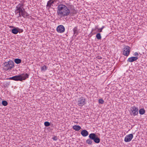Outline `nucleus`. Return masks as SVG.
I'll use <instances>...</instances> for the list:
<instances>
[{
    "label": "nucleus",
    "instance_id": "obj_9",
    "mask_svg": "<svg viewBox=\"0 0 147 147\" xmlns=\"http://www.w3.org/2000/svg\"><path fill=\"white\" fill-rule=\"evenodd\" d=\"M85 101V99L84 97H80L78 99V105L80 106L84 105L86 104Z\"/></svg>",
    "mask_w": 147,
    "mask_h": 147
},
{
    "label": "nucleus",
    "instance_id": "obj_31",
    "mask_svg": "<svg viewBox=\"0 0 147 147\" xmlns=\"http://www.w3.org/2000/svg\"><path fill=\"white\" fill-rule=\"evenodd\" d=\"M23 31V30H21L20 29V30H19V32H18L19 33H21Z\"/></svg>",
    "mask_w": 147,
    "mask_h": 147
},
{
    "label": "nucleus",
    "instance_id": "obj_6",
    "mask_svg": "<svg viewBox=\"0 0 147 147\" xmlns=\"http://www.w3.org/2000/svg\"><path fill=\"white\" fill-rule=\"evenodd\" d=\"M89 137L92 139L96 143H99L100 142V138L94 133L90 134L89 135Z\"/></svg>",
    "mask_w": 147,
    "mask_h": 147
},
{
    "label": "nucleus",
    "instance_id": "obj_3",
    "mask_svg": "<svg viewBox=\"0 0 147 147\" xmlns=\"http://www.w3.org/2000/svg\"><path fill=\"white\" fill-rule=\"evenodd\" d=\"M29 76V75L28 74H24L23 73L19 75H16L11 77H10L7 78V79L22 81L23 80H25L27 78H28Z\"/></svg>",
    "mask_w": 147,
    "mask_h": 147
},
{
    "label": "nucleus",
    "instance_id": "obj_27",
    "mask_svg": "<svg viewBox=\"0 0 147 147\" xmlns=\"http://www.w3.org/2000/svg\"><path fill=\"white\" fill-rule=\"evenodd\" d=\"M99 103L101 104H103L104 102V101L102 99H99L98 100Z\"/></svg>",
    "mask_w": 147,
    "mask_h": 147
},
{
    "label": "nucleus",
    "instance_id": "obj_11",
    "mask_svg": "<svg viewBox=\"0 0 147 147\" xmlns=\"http://www.w3.org/2000/svg\"><path fill=\"white\" fill-rule=\"evenodd\" d=\"M57 30L58 32L63 33L65 31V28L63 25H60L57 27Z\"/></svg>",
    "mask_w": 147,
    "mask_h": 147
},
{
    "label": "nucleus",
    "instance_id": "obj_15",
    "mask_svg": "<svg viewBox=\"0 0 147 147\" xmlns=\"http://www.w3.org/2000/svg\"><path fill=\"white\" fill-rule=\"evenodd\" d=\"M81 134L84 137H86L88 136L89 134L88 131L85 129L82 130L81 131Z\"/></svg>",
    "mask_w": 147,
    "mask_h": 147
},
{
    "label": "nucleus",
    "instance_id": "obj_8",
    "mask_svg": "<svg viewBox=\"0 0 147 147\" xmlns=\"http://www.w3.org/2000/svg\"><path fill=\"white\" fill-rule=\"evenodd\" d=\"M130 47L128 46H126L124 48L123 51V55L126 56H127L129 54L130 52Z\"/></svg>",
    "mask_w": 147,
    "mask_h": 147
},
{
    "label": "nucleus",
    "instance_id": "obj_23",
    "mask_svg": "<svg viewBox=\"0 0 147 147\" xmlns=\"http://www.w3.org/2000/svg\"><path fill=\"white\" fill-rule=\"evenodd\" d=\"M96 37L98 40H100L101 38V36L100 34V33H97L96 34Z\"/></svg>",
    "mask_w": 147,
    "mask_h": 147
},
{
    "label": "nucleus",
    "instance_id": "obj_13",
    "mask_svg": "<svg viewBox=\"0 0 147 147\" xmlns=\"http://www.w3.org/2000/svg\"><path fill=\"white\" fill-rule=\"evenodd\" d=\"M20 29L18 27H14L11 30V32L14 34H16L19 32Z\"/></svg>",
    "mask_w": 147,
    "mask_h": 147
},
{
    "label": "nucleus",
    "instance_id": "obj_12",
    "mask_svg": "<svg viewBox=\"0 0 147 147\" xmlns=\"http://www.w3.org/2000/svg\"><path fill=\"white\" fill-rule=\"evenodd\" d=\"M54 1L53 0H50L47 3L46 5L47 9H49V8L51 7V6H53V4L54 3Z\"/></svg>",
    "mask_w": 147,
    "mask_h": 147
},
{
    "label": "nucleus",
    "instance_id": "obj_34",
    "mask_svg": "<svg viewBox=\"0 0 147 147\" xmlns=\"http://www.w3.org/2000/svg\"><path fill=\"white\" fill-rule=\"evenodd\" d=\"M1 100H2L1 98L0 97V105H1Z\"/></svg>",
    "mask_w": 147,
    "mask_h": 147
},
{
    "label": "nucleus",
    "instance_id": "obj_14",
    "mask_svg": "<svg viewBox=\"0 0 147 147\" xmlns=\"http://www.w3.org/2000/svg\"><path fill=\"white\" fill-rule=\"evenodd\" d=\"M138 59L137 57H132L129 58L127 61L130 62H132L134 61H136Z\"/></svg>",
    "mask_w": 147,
    "mask_h": 147
},
{
    "label": "nucleus",
    "instance_id": "obj_4",
    "mask_svg": "<svg viewBox=\"0 0 147 147\" xmlns=\"http://www.w3.org/2000/svg\"><path fill=\"white\" fill-rule=\"evenodd\" d=\"M24 9L23 5L22 4L20 3L18 4L16 7V9L15 11V14H16L18 13L19 16L18 17H21V13L24 10Z\"/></svg>",
    "mask_w": 147,
    "mask_h": 147
},
{
    "label": "nucleus",
    "instance_id": "obj_24",
    "mask_svg": "<svg viewBox=\"0 0 147 147\" xmlns=\"http://www.w3.org/2000/svg\"><path fill=\"white\" fill-rule=\"evenodd\" d=\"M2 105L5 106H6L8 105V103L6 100H3L2 101Z\"/></svg>",
    "mask_w": 147,
    "mask_h": 147
},
{
    "label": "nucleus",
    "instance_id": "obj_1",
    "mask_svg": "<svg viewBox=\"0 0 147 147\" xmlns=\"http://www.w3.org/2000/svg\"><path fill=\"white\" fill-rule=\"evenodd\" d=\"M70 13V10L64 5H60L57 7V15L61 17L67 16Z\"/></svg>",
    "mask_w": 147,
    "mask_h": 147
},
{
    "label": "nucleus",
    "instance_id": "obj_32",
    "mask_svg": "<svg viewBox=\"0 0 147 147\" xmlns=\"http://www.w3.org/2000/svg\"><path fill=\"white\" fill-rule=\"evenodd\" d=\"M97 58L98 59H100L101 58V57H100L98 56L97 57Z\"/></svg>",
    "mask_w": 147,
    "mask_h": 147
},
{
    "label": "nucleus",
    "instance_id": "obj_2",
    "mask_svg": "<svg viewBox=\"0 0 147 147\" xmlns=\"http://www.w3.org/2000/svg\"><path fill=\"white\" fill-rule=\"evenodd\" d=\"M70 13V10L64 5H60L57 7V15L61 17L67 16Z\"/></svg>",
    "mask_w": 147,
    "mask_h": 147
},
{
    "label": "nucleus",
    "instance_id": "obj_30",
    "mask_svg": "<svg viewBox=\"0 0 147 147\" xmlns=\"http://www.w3.org/2000/svg\"><path fill=\"white\" fill-rule=\"evenodd\" d=\"M139 55L138 53L137 52L135 53L134 54V55L136 56H138Z\"/></svg>",
    "mask_w": 147,
    "mask_h": 147
},
{
    "label": "nucleus",
    "instance_id": "obj_17",
    "mask_svg": "<svg viewBox=\"0 0 147 147\" xmlns=\"http://www.w3.org/2000/svg\"><path fill=\"white\" fill-rule=\"evenodd\" d=\"M73 31L74 32V35L76 36L78 33V27L77 26L75 27L73 29Z\"/></svg>",
    "mask_w": 147,
    "mask_h": 147
},
{
    "label": "nucleus",
    "instance_id": "obj_18",
    "mask_svg": "<svg viewBox=\"0 0 147 147\" xmlns=\"http://www.w3.org/2000/svg\"><path fill=\"white\" fill-rule=\"evenodd\" d=\"M72 128L76 131H78L81 129L80 126L78 125H74L73 126Z\"/></svg>",
    "mask_w": 147,
    "mask_h": 147
},
{
    "label": "nucleus",
    "instance_id": "obj_16",
    "mask_svg": "<svg viewBox=\"0 0 147 147\" xmlns=\"http://www.w3.org/2000/svg\"><path fill=\"white\" fill-rule=\"evenodd\" d=\"M21 16H22L24 18H26L27 16H28L29 15L25 11V9H24L22 12L21 13Z\"/></svg>",
    "mask_w": 147,
    "mask_h": 147
},
{
    "label": "nucleus",
    "instance_id": "obj_19",
    "mask_svg": "<svg viewBox=\"0 0 147 147\" xmlns=\"http://www.w3.org/2000/svg\"><path fill=\"white\" fill-rule=\"evenodd\" d=\"M92 140V139L89 138V139L86 140V142L88 144L92 145L93 143V141Z\"/></svg>",
    "mask_w": 147,
    "mask_h": 147
},
{
    "label": "nucleus",
    "instance_id": "obj_29",
    "mask_svg": "<svg viewBox=\"0 0 147 147\" xmlns=\"http://www.w3.org/2000/svg\"><path fill=\"white\" fill-rule=\"evenodd\" d=\"M52 139L54 140L55 141H56L57 140V137L56 136H54V137L52 138Z\"/></svg>",
    "mask_w": 147,
    "mask_h": 147
},
{
    "label": "nucleus",
    "instance_id": "obj_33",
    "mask_svg": "<svg viewBox=\"0 0 147 147\" xmlns=\"http://www.w3.org/2000/svg\"><path fill=\"white\" fill-rule=\"evenodd\" d=\"M9 27L10 28H14V27L13 26H9Z\"/></svg>",
    "mask_w": 147,
    "mask_h": 147
},
{
    "label": "nucleus",
    "instance_id": "obj_7",
    "mask_svg": "<svg viewBox=\"0 0 147 147\" xmlns=\"http://www.w3.org/2000/svg\"><path fill=\"white\" fill-rule=\"evenodd\" d=\"M131 115L133 116L137 115L138 113V109L135 106L131 107Z\"/></svg>",
    "mask_w": 147,
    "mask_h": 147
},
{
    "label": "nucleus",
    "instance_id": "obj_22",
    "mask_svg": "<svg viewBox=\"0 0 147 147\" xmlns=\"http://www.w3.org/2000/svg\"><path fill=\"white\" fill-rule=\"evenodd\" d=\"M77 13V11L74 8L72 9L71 10V12L70 14H72V15L75 14H76Z\"/></svg>",
    "mask_w": 147,
    "mask_h": 147
},
{
    "label": "nucleus",
    "instance_id": "obj_5",
    "mask_svg": "<svg viewBox=\"0 0 147 147\" xmlns=\"http://www.w3.org/2000/svg\"><path fill=\"white\" fill-rule=\"evenodd\" d=\"M5 69L6 70H10L14 67V63L11 61L4 63Z\"/></svg>",
    "mask_w": 147,
    "mask_h": 147
},
{
    "label": "nucleus",
    "instance_id": "obj_21",
    "mask_svg": "<svg viewBox=\"0 0 147 147\" xmlns=\"http://www.w3.org/2000/svg\"><path fill=\"white\" fill-rule=\"evenodd\" d=\"M145 111L144 109H140L139 111V113L140 115H143L145 113Z\"/></svg>",
    "mask_w": 147,
    "mask_h": 147
},
{
    "label": "nucleus",
    "instance_id": "obj_20",
    "mask_svg": "<svg viewBox=\"0 0 147 147\" xmlns=\"http://www.w3.org/2000/svg\"><path fill=\"white\" fill-rule=\"evenodd\" d=\"M15 62L17 64L20 63L22 62V60L19 59H15L14 60Z\"/></svg>",
    "mask_w": 147,
    "mask_h": 147
},
{
    "label": "nucleus",
    "instance_id": "obj_10",
    "mask_svg": "<svg viewBox=\"0 0 147 147\" xmlns=\"http://www.w3.org/2000/svg\"><path fill=\"white\" fill-rule=\"evenodd\" d=\"M133 137V135L132 134H130L127 135L124 139V141L126 142H130Z\"/></svg>",
    "mask_w": 147,
    "mask_h": 147
},
{
    "label": "nucleus",
    "instance_id": "obj_26",
    "mask_svg": "<svg viewBox=\"0 0 147 147\" xmlns=\"http://www.w3.org/2000/svg\"><path fill=\"white\" fill-rule=\"evenodd\" d=\"M47 68V67L45 65H44L41 67V69L42 71H45Z\"/></svg>",
    "mask_w": 147,
    "mask_h": 147
},
{
    "label": "nucleus",
    "instance_id": "obj_28",
    "mask_svg": "<svg viewBox=\"0 0 147 147\" xmlns=\"http://www.w3.org/2000/svg\"><path fill=\"white\" fill-rule=\"evenodd\" d=\"M104 26H102L101 28L98 29V31L100 32H102V30L104 28Z\"/></svg>",
    "mask_w": 147,
    "mask_h": 147
},
{
    "label": "nucleus",
    "instance_id": "obj_25",
    "mask_svg": "<svg viewBox=\"0 0 147 147\" xmlns=\"http://www.w3.org/2000/svg\"><path fill=\"white\" fill-rule=\"evenodd\" d=\"M44 125L45 126L48 127L50 125V123L48 121H45L44 123Z\"/></svg>",
    "mask_w": 147,
    "mask_h": 147
}]
</instances>
